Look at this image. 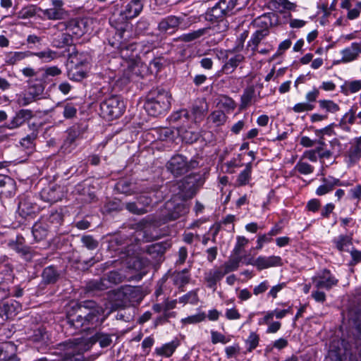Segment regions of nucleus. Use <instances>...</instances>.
Masks as SVG:
<instances>
[{"mask_svg": "<svg viewBox=\"0 0 361 361\" xmlns=\"http://www.w3.org/2000/svg\"><path fill=\"white\" fill-rule=\"evenodd\" d=\"M42 219L51 226V229L56 231L63 222V215L61 212L56 210L51 211L47 215Z\"/></svg>", "mask_w": 361, "mask_h": 361, "instance_id": "nucleus-35", "label": "nucleus"}, {"mask_svg": "<svg viewBox=\"0 0 361 361\" xmlns=\"http://www.w3.org/2000/svg\"><path fill=\"white\" fill-rule=\"evenodd\" d=\"M342 348L329 351L331 361H361V348L358 346L353 351L350 345L344 341L341 342Z\"/></svg>", "mask_w": 361, "mask_h": 361, "instance_id": "nucleus-8", "label": "nucleus"}, {"mask_svg": "<svg viewBox=\"0 0 361 361\" xmlns=\"http://www.w3.org/2000/svg\"><path fill=\"white\" fill-rule=\"evenodd\" d=\"M179 302L196 304L198 302V296L196 291H190L178 299Z\"/></svg>", "mask_w": 361, "mask_h": 361, "instance_id": "nucleus-64", "label": "nucleus"}, {"mask_svg": "<svg viewBox=\"0 0 361 361\" xmlns=\"http://www.w3.org/2000/svg\"><path fill=\"white\" fill-rule=\"evenodd\" d=\"M4 64L13 66L25 59L30 56V51H6L4 55Z\"/></svg>", "mask_w": 361, "mask_h": 361, "instance_id": "nucleus-29", "label": "nucleus"}, {"mask_svg": "<svg viewBox=\"0 0 361 361\" xmlns=\"http://www.w3.org/2000/svg\"><path fill=\"white\" fill-rule=\"evenodd\" d=\"M220 8L226 12L228 16L232 15L235 11L239 10L240 8L238 6V0H220L219 1Z\"/></svg>", "mask_w": 361, "mask_h": 361, "instance_id": "nucleus-47", "label": "nucleus"}, {"mask_svg": "<svg viewBox=\"0 0 361 361\" xmlns=\"http://www.w3.org/2000/svg\"><path fill=\"white\" fill-rule=\"evenodd\" d=\"M83 245L88 250H94L98 247L99 243L92 235H83L81 238Z\"/></svg>", "mask_w": 361, "mask_h": 361, "instance_id": "nucleus-60", "label": "nucleus"}, {"mask_svg": "<svg viewBox=\"0 0 361 361\" xmlns=\"http://www.w3.org/2000/svg\"><path fill=\"white\" fill-rule=\"evenodd\" d=\"M322 180V184L316 190V194L319 196L324 195L332 191L336 186L345 185L338 178H336L333 176L324 178Z\"/></svg>", "mask_w": 361, "mask_h": 361, "instance_id": "nucleus-18", "label": "nucleus"}, {"mask_svg": "<svg viewBox=\"0 0 361 361\" xmlns=\"http://www.w3.org/2000/svg\"><path fill=\"white\" fill-rule=\"evenodd\" d=\"M13 185V180L11 178L0 174V195L9 192Z\"/></svg>", "mask_w": 361, "mask_h": 361, "instance_id": "nucleus-53", "label": "nucleus"}, {"mask_svg": "<svg viewBox=\"0 0 361 361\" xmlns=\"http://www.w3.org/2000/svg\"><path fill=\"white\" fill-rule=\"evenodd\" d=\"M341 59L336 61L335 64L348 63L359 59V55L355 42L341 51Z\"/></svg>", "mask_w": 361, "mask_h": 361, "instance_id": "nucleus-25", "label": "nucleus"}, {"mask_svg": "<svg viewBox=\"0 0 361 361\" xmlns=\"http://www.w3.org/2000/svg\"><path fill=\"white\" fill-rule=\"evenodd\" d=\"M78 133L75 130L70 131L68 136L64 140L63 145L60 148V152L62 154H67L72 152L76 147V139Z\"/></svg>", "mask_w": 361, "mask_h": 361, "instance_id": "nucleus-32", "label": "nucleus"}, {"mask_svg": "<svg viewBox=\"0 0 361 361\" xmlns=\"http://www.w3.org/2000/svg\"><path fill=\"white\" fill-rule=\"evenodd\" d=\"M104 310L94 301L85 302L78 307L75 314L67 315V322L70 326L78 331H85L100 325L104 321Z\"/></svg>", "mask_w": 361, "mask_h": 361, "instance_id": "nucleus-2", "label": "nucleus"}, {"mask_svg": "<svg viewBox=\"0 0 361 361\" xmlns=\"http://www.w3.org/2000/svg\"><path fill=\"white\" fill-rule=\"evenodd\" d=\"M180 342L177 339H174L169 343H164L159 347L154 348V354L157 356L170 357L179 346Z\"/></svg>", "mask_w": 361, "mask_h": 361, "instance_id": "nucleus-27", "label": "nucleus"}, {"mask_svg": "<svg viewBox=\"0 0 361 361\" xmlns=\"http://www.w3.org/2000/svg\"><path fill=\"white\" fill-rule=\"evenodd\" d=\"M312 281L316 288L329 290L337 286L338 279L329 269H325L314 276Z\"/></svg>", "mask_w": 361, "mask_h": 361, "instance_id": "nucleus-9", "label": "nucleus"}, {"mask_svg": "<svg viewBox=\"0 0 361 361\" xmlns=\"http://www.w3.org/2000/svg\"><path fill=\"white\" fill-rule=\"evenodd\" d=\"M259 335L256 332L251 331L247 338L245 341L247 352L251 353L259 345Z\"/></svg>", "mask_w": 361, "mask_h": 361, "instance_id": "nucleus-49", "label": "nucleus"}, {"mask_svg": "<svg viewBox=\"0 0 361 361\" xmlns=\"http://www.w3.org/2000/svg\"><path fill=\"white\" fill-rule=\"evenodd\" d=\"M118 295H123L126 302H140L142 300V295L140 289L137 287L127 286L122 287L118 291Z\"/></svg>", "mask_w": 361, "mask_h": 361, "instance_id": "nucleus-21", "label": "nucleus"}, {"mask_svg": "<svg viewBox=\"0 0 361 361\" xmlns=\"http://www.w3.org/2000/svg\"><path fill=\"white\" fill-rule=\"evenodd\" d=\"M207 111L208 104L204 99L196 100L192 107V114L194 122L197 123L202 121Z\"/></svg>", "mask_w": 361, "mask_h": 361, "instance_id": "nucleus-26", "label": "nucleus"}, {"mask_svg": "<svg viewBox=\"0 0 361 361\" xmlns=\"http://www.w3.org/2000/svg\"><path fill=\"white\" fill-rule=\"evenodd\" d=\"M341 88V92L345 95H348L350 93L357 92L361 90V80L345 81Z\"/></svg>", "mask_w": 361, "mask_h": 361, "instance_id": "nucleus-45", "label": "nucleus"}, {"mask_svg": "<svg viewBox=\"0 0 361 361\" xmlns=\"http://www.w3.org/2000/svg\"><path fill=\"white\" fill-rule=\"evenodd\" d=\"M252 171V166L251 163L246 164L245 168L238 176L235 185L237 186H243L249 183Z\"/></svg>", "mask_w": 361, "mask_h": 361, "instance_id": "nucleus-38", "label": "nucleus"}, {"mask_svg": "<svg viewBox=\"0 0 361 361\" xmlns=\"http://www.w3.org/2000/svg\"><path fill=\"white\" fill-rule=\"evenodd\" d=\"M63 115L66 119L72 118L75 116L77 114L76 106L72 103H66L63 104Z\"/></svg>", "mask_w": 361, "mask_h": 361, "instance_id": "nucleus-57", "label": "nucleus"}, {"mask_svg": "<svg viewBox=\"0 0 361 361\" xmlns=\"http://www.w3.org/2000/svg\"><path fill=\"white\" fill-rule=\"evenodd\" d=\"M224 276L225 274L224 273L223 269L219 267L205 272L204 279L207 283V287L216 290L217 283L220 281Z\"/></svg>", "mask_w": 361, "mask_h": 361, "instance_id": "nucleus-19", "label": "nucleus"}, {"mask_svg": "<svg viewBox=\"0 0 361 361\" xmlns=\"http://www.w3.org/2000/svg\"><path fill=\"white\" fill-rule=\"evenodd\" d=\"M219 3L218 2L208 11L207 15L209 16L210 20H219L224 16H228L226 14L224 10L221 9Z\"/></svg>", "mask_w": 361, "mask_h": 361, "instance_id": "nucleus-52", "label": "nucleus"}, {"mask_svg": "<svg viewBox=\"0 0 361 361\" xmlns=\"http://www.w3.org/2000/svg\"><path fill=\"white\" fill-rule=\"evenodd\" d=\"M61 276L60 271L56 267L50 265L44 269L42 277L45 284H54L57 282Z\"/></svg>", "mask_w": 361, "mask_h": 361, "instance_id": "nucleus-31", "label": "nucleus"}, {"mask_svg": "<svg viewBox=\"0 0 361 361\" xmlns=\"http://www.w3.org/2000/svg\"><path fill=\"white\" fill-rule=\"evenodd\" d=\"M294 170L302 175H309L314 171V167L300 159L294 166Z\"/></svg>", "mask_w": 361, "mask_h": 361, "instance_id": "nucleus-54", "label": "nucleus"}, {"mask_svg": "<svg viewBox=\"0 0 361 361\" xmlns=\"http://www.w3.org/2000/svg\"><path fill=\"white\" fill-rule=\"evenodd\" d=\"M53 34L52 45L59 49L64 48L66 46H71L73 44V37L67 30L61 31Z\"/></svg>", "mask_w": 361, "mask_h": 361, "instance_id": "nucleus-24", "label": "nucleus"}, {"mask_svg": "<svg viewBox=\"0 0 361 361\" xmlns=\"http://www.w3.org/2000/svg\"><path fill=\"white\" fill-rule=\"evenodd\" d=\"M125 105L123 100L118 96L113 95L105 99L100 104L102 116L106 119L118 118L124 111Z\"/></svg>", "mask_w": 361, "mask_h": 361, "instance_id": "nucleus-6", "label": "nucleus"}, {"mask_svg": "<svg viewBox=\"0 0 361 361\" xmlns=\"http://www.w3.org/2000/svg\"><path fill=\"white\" fill-rule=\"evenodd\" d=\"M195 17L183 15L180 16H169L162 18L158 24V30L161 32L173 34L178 29L186 30L195 22Z\"/></svg>", "mask_w": 361, "mask_h": 361, "instance_id": "nucleus-4", "label": "nucleus"}, {"mask_svg": "<svg viewBox=\"0 0 361 361\" xmlns=\"http://www.w3.org/2000/svg\"><path fill=\"white\" fill-rule=\"evenodd\" d=\"M49 20H62L65 18L66 11L63 8H50L42 11Z\"/></svg>", "mask_w": 361, "mask_h": 361, "instance_id": "nucleus-43", "label": "nucleus"}, {"mask_svg": "<svg viewBox=\"0 0 361 361\" xmlns=\"http://www.w3.org/2000/svg\"><path fill=\"white\" fill-rule=\"evenodd\" d=\"M336 247L339 251H348L350 245H352L351 237L346 235H341L333 240Z\"/></svg>", "mask_w": 361, "mask_h": 361, "instance_id": "nucleus-44", "label": "nucleus"}, {"mask_svg": "<svg viewBox=\"0 0 361 361\" xmlns=\"http://www.w3.org/2000/svg\"><path fill=\"white\" fill-rule=\"evenodd\" d=\"M22 309L20 302L16 300H10L0 305V317L6 320L14 317Z\"/></svg>", "mask_w": 361, "mask_h": 361, "instance_id": "nucleus-16", "label": "nucleus"}, {"mask_svg": "<svg viewBox=\"0 0 361 361\" xmlns=\"http://www.w3.org/2000/svg\"><path fill=\"white\" fill-rule=\"evenodd\" d=\"M143 8L141 0L130 1L121 11L120 16L122 20H128L137 17Z\"/></svg>", "mask_w": 361, "mask_h": 361, "instance_id": "nucleus-14", "label": "nucleus"}, {"mask_svg": "<svg viewBox=\"0 0 361 361\" xmlns=\"http://www.w3.org/2000/svg\"><path fill=\"white\" fill-rule=\"evenodd\" d=\"M106 289H108V284L106 279L103 278L91 280L85 285V291L89 293L97 294Z\"/></svg>", "mask_w": 361, "mask_h": 361, "instance_id": "nucleus-34", "label": "nucleus"}, {"mask_svg": "<svg viewBox=\"0 0 361 361\" xmlns=\"http://www.w3.org/2000/svg\"><path fill=\"white\" fill-rule=\"evenodd\" d=\"M169 247V245L166 242L156 243L147 246L145 251L152 258L157 259L161 257Z\"/></svg>", "mask_w": 361, "mask_h": 361, "instance_id": "nucleus-33", "label": "nucleus"}, {"mask_svg": "<svg viewBox=\"0 0 361 361\" xmlns=\"http://www.w3.org/2000/svg\"><path fill=\"white\" fill-rule=\"evenodd\" d=\"M350 144V147L345 152L346 162L349 165H354L361 158V139L356 137Z\"/></svg>", "mask_w": 361, "mask_h": 361, "instance_id": "nucleus-12", "label": "nucleus"}, {"mask_svg": "<svg viewBox=\"0 0 361 361\" xmlns=\"http://www.w3.org/2000/svg\"><path fill=\"white\" fill-rule=\"evenodd\" d=\"M42 71H43L42 77L44 79H47L49 76H51V77L58 76V75H61L62 73L61 68H59L56 66L46 67V68H43Z\"/></svg>", "mask_w": 361, "mask_h": 361, "instance_id": "nucleus-62", "label": "nucleus"}, {"mask_svg": "<svg viewBox=\"0 0 361 361\" xmlns=\"http://www.w3.org/2000/svg\"><path fill=\"white\" fill-rule=\"evenodd\" d=\"M39 11H42L41 8L36 5L30 4L22 8L20 11L18 12L17 16L20 19H28L34 17Z\"/></svg>", "mask_w": 361, "mask_h": 361, "instance_id": "nucleus-42", "label": "nucleus"}, {"mask_svg": "<svg viewBox=\"0 0 361 361\" xmlns=\"http://www.w3.org/2000/svg\"><path fill=\"white\" fill-rule=\"evenodd\" d=\"M40 197L43 201L53 204L62 199L63 192L61 186L54 185L44 188L40 192Z\"/></svg>", "mask_w": 361, "mask_h": 361, "instance_id": "nucleus-13", "label": "nucleus"}, {"mask_svg": "<svg viewBox=\"0 0 361 361\" xmlns=\"http://www.w3.org/2000/svg\"><path fill=\"white\" fill-rule=\"evenodd\" d=\"M39 208L30 196L22 197L18 207V213L23 219L35 214Z\"/></svg>", "mask_w": 361, "mask_h": 361, "instance_id": "nucleus-11", "label": "nucleus"}, {"mask_svg": "<svg viewBox=\"0 0 361 361\" xmlns=\"http://www.w3.org/2000/svg\"><path fill=\"white\" fill-rule=\"evenodd\" d=\"M241 260L242 257L240 256L230 257L220 267L223 269L226 275L230 272L236 271L239 267Z\"/></svg>", "mask_w": 361, "mask_h": 361, "instance_id": "nucleus-39", "label": "nucleus"}, {"mask_svg": "<svg viewBox=\"0 0 361 361\" xmlns=\"http://www.w3.org/2000/svg\"><path fill=\"white\" fill-rule=\"evenodd\" d=\"M92 343H99L101 348H106L112 343L111 335L103 332H97L90 338Z\"/></svg>", "mask_w": 361, "mask_h": 361, "instance_id": "nucleus-41", "label": "nucleus"}, {"mask_svg": "<svg viewBox=\"0 0 361 361\" xmlns=\"http://www.w3.org/2000/svg\"><path fill=\"white\" fill-rule=\"evenodd\" d=\"M283 265V260L281 257L271 255L269 257L259 256L256 259L255 267L258 270H262L274 267H281Z\"/></svg>", "mask_w": 361, "mask_h": 361, "instance_id": "nucleus-15", "label": "nucleus"}, {"mask_svg": "<svg viewBox=\"0 0 361 361\" xmlns=\"http://www.w3.org/2000/svg\"><path fill=\"white\" fill-rule=\"evenodd\" d=\"M51 231V226L41 219L33 225L32 233L35 239L39 241L46 238L48 233Z\"/></svg>", "mask_w": 361, "mask_h": 361, "instance_id": "nucleus-30", "label": "nucleus"}, {"mask_svg": "<svg viewBox=\"0 0 361 361\" xmlns=\"http://www.w3.org/2000/svg\"><path fill=\"white\" fill-rule=\"evenodd\" d=\"M178 188L179 192L164 204L156 216H147L150 224L158 227L188 213L190 204L188 200L196 193L195 182L191 177H186L178 183Z\"/></svg>", "mask_w": 361, "mask_h": 361, "instance_id": "nucleus-1", "label": "nucleus"}, {"mask_svg": "<svg viewBox=\"0 0 361 361\" xmlns=\"http://www.w3.org/2000/svg\"><path fill=\"white\" fill-rule=\"evenodd\" d=\"M93 20L92 18L73 19L67 23H59L56 27L61 31L67 30L73 37L82 36L92 30Z\"/></svg>", "mask_w": 361, "mask_h": 361, "instance_id": "nucleus-5", "label": "nucleus"}, {"mask_svg": "<svg viewBox=\"0 0 361 361\" xmlns=\"http://www.w3.org/2000/svg\"><path fill=\"white\" fill-rule=\"evenodd\" d=\"M209 27H203L197 30H193L188 33H184L178 37V40L183 42H191L200 39L202 37L208 34Z\"/></svg>", "mask_w": 361, "mask_h": 361, "instance_id": "nucleus-37", "label": "nucleus"}, {"mask_svg": "<svg viewBox=\"0 0 361 361\" xmlns=\"http://www.w3.org/2000/svg\"><path fill=\"white\" fill-rule=\"evenodd\" d=\"M208 119L216 126L223 125L226 121V114L221 111H214L208 117Z\"/></svg>", "mask_w": 361, "mask_h": 361, "instance_id": "nucleus-55", "label": "nucleus"}, {"mask_svg": "<svg viewBox=\"0 0 361 361\" xmlns=\"http://www.w3.org/2000/svg\"><path fill=\"white\" fill-rule=\"evenodd\" d=\"M30 56L37 57L42 63H50L58 59L59 57V54L57 51L47 48L41 51H30Z\"/></svg>", "mask_w": 361, "mask_h": 361, "instance_id": "nucleus-36", "label": "nucleus"}, {"mask_svg": "<svg viewBox=\"0 0 361 361\" xmlns=\"http://www.w3.org/2000/svg\"><path fill=\"white\" fill-rule=\"evenodd\" d=\"M28 338L34 343L47 344L49 338V334L42 325H37L35 329L27 332Z\"/></svg>", "mask_w": 361, "mask_h": 361, "instance_id": "nucleus-23", "label": "nucleus"}, {"mask_svg": "<svg viewBox=\"0 0 361 361\" xmlns=\"http://www.w3.org/2000/svg\"><path fill=\"white\" fill-rule=\"evenodd\" d=\"M319 107L326 111L335 114L340 110L338 104L330 99H322L319 101Z\"/></svg>", "mask_w": 361, "mask_h": 361, "instance_id": "nucleus-51", "label": "nucleus"}, {"mask_svg": "<svg viewBox=\"0 0 361 361\" xmlns=\"http://www.w3.org/2000/svg\"><path fill=\"white\" fill-rule=\"evenodd\" d=\"M11 247L18 253L21 254L27 260L32 259V254L30 247L25 246L21 242L11 243Z\"/></svg>", "mask_w": 361, "mask_h": 361, "instance_id": "nucleus-50", "label": "nucleus"}, {"mask_svg": "<svg viewBox=\"0 0 361 361\" xmlns=\"http://www.w3.org/2000/svg\"><path fill=\"white\" fill-rule=\"evenodd\" d=\"M211 341L213 344L221 343L226 344L230 341V338L216 331H211Z\"/></svg>", "mask_w": 361, "mask_h": 361, "instance_id": "nucleus-63", "label": "nucleus"}, {"mask_svg": "<svg viewBox=\"0 0 361 361\" xmlns=\"http://www.w3.org/2000/svg\"><path fill=\"white\" fill-rule=\"evenodd\" d=\"M276 16L274 13H269V15L259 17L256 23L258 26H261L262 29H267L268 30L269 27L276 23Z\"/></svg>", "mask_w": 361, "mask_h": 361, "instance_id": "nucleus-48", "label": "nucleus"}, {"mask_svg": "<svg viewBox=\"0 0 361 361\" xmlns=\"http://www.w3.org/2000/svg\"><path fill=\"white\" fill-rule=\"evenodd\" d=\"M34 116L33 112L30 109H21L13 117L7 125L8 129L17 128L25 123L29 121Z\"/></svg>", "mask_w": 361, "mask_h": 361, "instance_id": "nucleus-17", "label": "nucleus"}, {"mask_svg": "<svg viewBox=\"0 0 361 361\" xmlns=\"http://www.w3.org/2000/svg\"><path fill=\"white\" fill-rule=\"evenodd\" d=\"M102 278L106 279L108 288H110L111 284H117L122 281V276L115 271H110L106 276Z\"/></svg>", "mask_w": 361, "mask_h": 361, "instance_id": "nucleus-56", "label": "nucleus"}, {"mask_svg": "<svg viewBox=\"0 0 361 361\" xmlns=\"http://www.w3.org/2000/svg\"><path fill=\"white\" fill-rule=\"evenodd\" d=\"M269 34V30L267 29L257 30L251 37L248 42L247 46L251 47L252 51L257 49L258 44L260 42Z\"/></svg>", "mask_w": 361, "mask_h": 361, "instance_id": "nucleus-40", "label": "nucleus"}, {"mask_svg": "<svg viewBox=\"0 0 361 361\" xmlns=\"http://www.w3.org/2000/svg\"><path fill=\"white\" fill-rule=\"evenodd\" d=\"M6 272L7 278L0 281V301L4 300L11 295V283L13 278V269L10 266L3 265Z\"/></svg>", "mask_w": 361, "mask_h": 361, "instance_id": "nucleus-20", "label": "nucleus"}, {"mask_svg": "<svg viewBox=\"0 0 361 361\" xmlns=\"http://www.w3.org/2000/svg\"><path fill=\"white\" fill-rule=\"evenodd\" d=\"M126 208L130 213L137 215L144 214L147 212V210L145 209L143 207H140L137 202L127 203L126 205Z\"/></svg>", "mask_w": 361, "mask_h": 361, "instance_id": "nucleus-61", "label": "nucleus"}, {"mask_svg": "<svg viewBox=\"0 0 361 361\" xmlns=\"http://www.w3.org/2000/svg\"><path fill=\"white\" fill-rule=\"evenodd\" d=\"M244 59L245 57L241 54H232L222 66L221 71L227 75L233 73Z\"/></svg>", "mask_w": 361, "mask_h": 361, "instance_id": "nucleus-22", "label": "nucleus"}, {"mask_svg": "<svg viewBox=\"0 0 361 361\" xmlns=\"http://www.w3.org/2000/svg\"><path fill=\"white\" fill-rule=\"evenodd\" d=\"M70 63L74 66V67L71 66L68 72V77L71 80L80 81L85 78L86 71L80 68L87 63V60L84 59L82 54H75V55H71Z\"/></svg>", "mask_w": 361, "mask_h": 361, "instance_id": "nucleus-10", "label": "nucleus"}, {"mask_svg": "<svg viewBox=\"0 0 361 361\" xmlns=\"http://www.w3.org/2000/svg\"><path fill=\"white\" fill-rule=\"evenodd\" d=\"M171 94L159 88L151 90L147 95L144 107L149 115L158 116L171 107Z\"/></svg>", "mask_w": 361, "mask_h": 361, "instance_id": "nucleus-3", "label": "nucleus"}, {"mask_svg": "<svg viewBox=\"0 0 361 361\" xmlns=\"http://www.w3.org/2000/svg\"><path fill=\"white\" fill-rule=\"evenodd\" d=\"M173 283L178 287H182L189 282L190 276L188 270L185 269L180 271L175 272L173 274Z\"/></svg>", "mask_w": 361, "mask_h": 361, "instance_id": "nucleus-46", "label": "nucleus"}, {"mask_svg": "<svg viewBox=\"0 0 361 361\" xmlns=\"http://www.w3.org/2000/svg\"><path fill=\"white\" fill-rule=\"evenodd\" d=\"M198 162L190 161L182 154H176L166 164V168L174 176L178 177L187 173L190 170L197 167Z\"/></svg>", "mask_w": 361, "mask_h": 361, "instance_id": "nucleus-7", "label": "nucleus"}, {"mask_svg": "<svg viewBox=\"0 0 361 361\" xmlns=\"http://www.w3.org/2000/svg\"><path fill=\"white\" fill-rule=\"evenodd\" d=\"M257 102L255 88L253 85L247 87L240 97V109H245Z\"/></svg>", "mask_w": 361, "mask_h": 361, "instance_id": "nucleus-28", "label": "nucleus"}, {"mask_svg": "<svg viewBox=\"0 0 361 361\" xmlns=\"http://www.w3.org/2000/svg\"><path fill=\"white\" fill-rule=\"evenodd\" d=\"M200 137V133L197 131L186 130L182 133V139L187 143H193Z\"/></svg>", "mask_w": 361, "mask_h": 361, "instance_id": "nucleus-58", "label": "nucleus"}, {"mask_svg": "<svg viewBox=\"0 0 361 361\" xmlns=\"http://www.w3.org/2000/svg\"><path fill=\"white\" fill-rule=\"evenodd\" d=\"M249 240L244 236L238 235L236 238V243L233 250V253L236 256H239L242 249L248 243Z\"/></svg>", "mask_w": 361, "mask_h": 361, "instance_id": "nucleus-59", "label": "nucleus"}]
</instances>
